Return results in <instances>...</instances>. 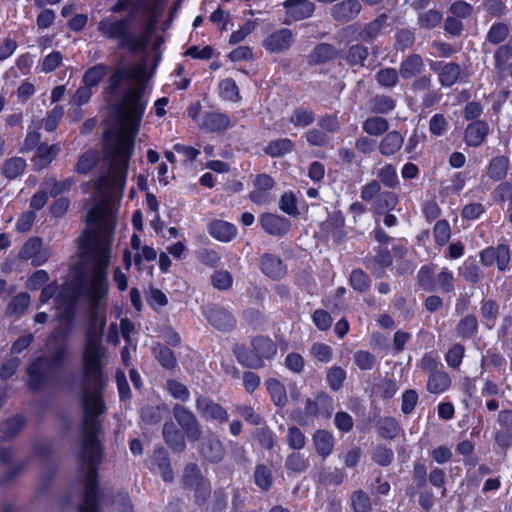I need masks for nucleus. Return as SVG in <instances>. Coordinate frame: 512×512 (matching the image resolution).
<instances>
[{
  "instance_id": "nucleus-19",
  "label": "nucleus",
  "mask_w": 512,
  "mask_h": 512,
  "mask_svg": "<svg viewBox=\"0 0 512 512\" xmlns=\"http://www.w3.org/2000/svg\"><path fill=\"white\" fill-rule=\"evenodd\" d=\"M259 222L263 230L272 236H283L287 234L291 228L289 219L274 213L262 214Z\"/></svg>"
},
{
  "instance_id": "nucleus-53",
  "label": "nucleus",
  "mask_w": 512,
  "mask_h": 512,
  "mask_svg": "<svg viewBox=\"0 0 512 512\" xmlns=\"http://www.w3.org/2000/svg\"><path fill=\"white\" fill-rule=\"evenodd\" d=\"M99 153L95 150H88L83 153L75 166V170L80 174L89 173L98 163Z\"/></svg>"
},
{
  "instance_id": "nucleus-15",
  "label": "nucleus",
  "mask_w": 512,
  "mask_h": 512,
  "mask_svg": "<svg viewBox=\"0 0 512 512\" xmlns=\"http://www.w3.org/2000/svg\"><path fill=\"white\" fill-rule=\"evenodd\" d=\"M334 411L333 398L326 392H319L314 399L305 401V414L309 417L330 418Z\"/></svg>"
},
{
  "instance_id": "nucleus-60",
  "label": "nucleus",
  "mask_w": 512,
  "mask_h": 512,
  "mask_svg": "<svg viewBox=\"0 0 512 512\" xmlns=\"http://www.w3.org/2000/svg\"><path fill=\"white\" fill-rule=\"evenodd\" d=\"M354 512H371L372 505L369 495L363 490L354 491L351 495Z\"/></svg>"
},
{
  "instance_id": "nucleus-51",
  "label": "nucleus",
  "mask_w": 512,
  "mask_h": 512,
  "mask_svg": "<svg viewBox=\"0 0 512 512\" xmlns=\"http://www.w3.org/2000/svg\"><path fill=\"white\" fill-rule=\"evenodd\" d=\"M294 148V143L288 138L274 140L268 143L264 152L271 157H281Z\"/></svg>"
},
{
  "instance_id": "nucleus-8",
  "label": "nucleus",
  "mask_w": 512,
  "mask_h": 512,
  "mask_svg": "<svg viewBox=\"0 0 512 512\" xmlns=\"http://www.w3.org/2000/svg\"><path fill=\"white\" fill-rule=\"evenodd\" d=\"M182 481L185 489L195 491V499L198 504H203L210 495V484L204 479L197 464L190 463L185 466Z\"/></svg>"
},
{
  "instance_id": "nucleus-26",
  "label": "nucleus",
  "mask_w": 512,
  "mask_h": 512,
  "mask_svg": "<svg viewBox=\"0 0 512 512\" xmlns=\"http://www.w3.org/2000/svg\"><path fill=\"white\" fill-rule=\"evenodd\" d=\"M208 232L213 238L221 242H229L236 237L237 228L229 222L214 220L208 224Z\"/></svg>"
},
{
  "instance_id": "nucleus-44",
  "label": "nucleus",
  "mask_w": 512,
  "mask_h": 512,
  "mask_svg": "<svg viewBox=\"0 0 512 512\" xmlns=\"http://www.w3.org/2000/svg\"><path fill=\"white\" fill-rule=\"evenodd\" d=\"M376 427L378 434L382 438L389 440L396 438L401 431L400 424L393 417L381 418L378 420Z\"/></svg>"
},
{
  "instance_id": "nucleus-37",
  "label": "nucleus",
  "mask_w": 512,
  "mask_h": 512,
  "mask_svg": "<svg viewBox=\"0 0 512 512\" xmlns=\"http://www.w3.org/2000/svg\"><path fill=\"white\" fill-rule=\"evenodd\" d=\"M368 56V48L361 43H357L348 48L344 59L350 67H363Z\"/></svg>"
},
{
  "instance_id": "nucleus-1",
  "label": "nucleus",
  "mask_w": 512,
  "mask_h": 512,
  "mask_svg": "<svg viewBox=\"0 0 512 512\" xmlns=\"http://www.w3.org/2000/svg\"><path fill=\"white\" fill-rule=\"evenodd\" d=\"M106 349L102 344H85L83 351V422L81 446L77 453V479L83 487V502L79 512H99L98 466L103 461L99 440L101 423L97 417L104 413L101 396L107 377L103 373Z\"/></svg>"
},
{
  "instance_id": "nucleus-7",
  "label": "nucleus",
  "mask_w": 512,
  "mask_h": 512,
  "mask_svg": "<svg viewBox=\"0 0 512 512\" xmlns=\"http://www.w3.org/2000/svg\"><path fill=\"white\" fill-rule=\"evenodd\" d=\"M80 297V288L76 285L66 284L56 296L58 308L61 310L59 318L67 320L65 324L58 326L51 334L52 339L58 337L67 338L73 329L72 318L76 311V304Z\"/></svg>"
},
{
  "instance_id": "nucleus-20",
  "label": "nucleus",
  "mask_w": 512,
  "mask_h": 512,
  "mask_svg": "<svg viewBox=\"0 0 512 512\" xmlns=\"http://www.w3.org/2000/svg\"><path fill=\"white\" fill-rule=\"evenodd\" d=\"M363 262L376 278H381L385 273L384 269L392 264L393 258L387 248H379L375 256H367Z\"/></svg>"
},
{
  "instance_id": "nucleus-56",
  "label": "nucleus",
  "mask_w": 512,
  "mask_h": 512,
  "mask_svg": "<svg viewBox=\"0 0 512 512\" xmlns=\"http://www.w3.org/2000/svg\"><path fill=\"white\" fill-rule=\"evenodd\" d=\"M379 181L388 188H396L399 184L396 168L392 164H385L377 172Z\"/></svg>"
},
{
  "instance_id": "nucleus-13",
  "label": "nucleus",
  "mask_w": 512,
  "mask_h": 512,
  "mask_svg": "<svg viewBox=\"0 0 512 512\" xmlns=\"http://www.w3.org/2000/svg\"><path fill=\"white\" fill-rule=\"evenodd\" d=\"M362 11V4L359 0H342L330 8L331 18L339 23L346 24L355 20Z\"/></svg>"
},
{
  "instance_id": "nucleus-34",
  "label": "nucleus",
  "mask_w": 512,
  "mask_h": 512,
  "mask_svg": "<svg viewBox=\"0 0 512 512\" xmlns=\"http://www.w3.org/2000/svg\"><path fill=\"white\" fill-rule=\"evenodd\" d=\"M230 118L223 113L209 112L203 117L202 127L211 132H221L230 126Z\"/></svg>"
},
{
  "instance_id": "nucleus-54",
  "label": "nucleus",
  "mask_w": 512,
  "mask_h": 512,
  "mask_svg": "<svg viewBox=\"0 0 512 512\" xmlns=\"http://www.w3.org/2000/svg\"><path fill=\"white\" fill-rule=\"evenodd\" d=\"M418 285L426 292H433L436 290V282L434 276V269L431 266L425 265L420 268L417 274Z\"/></svg>"
},
{
  "instance_id": "nucleus-28",
  "label": "nucleus",
  "mask_w": 512,
  "mask_h": 512,
  "mask_svg": "<svg viewBox=\"0 0 512 512\" xmlns=\"http://www.w3.org/2000/svg\"><path fill=\"white\" fill-rule=\"evenodd\" d=\"M404 137L398 131L388 132L380 141L378 149L383 156L395 155L403 146Z\"/></svg>"
},
{
  "instance_id": "nucleus-48",
  "label": "nucleus",
  "mask_w": 512,
  "mask_h": 512,
  "mask_svg": "<svg viewBox=\"0 0 512 512\" xmlns=\"http://www.w3.org/2000/svg\"><path fill=\"white\" fill-rule=\"evenodd\" d=\"M399 71L392 67L380 69L376 75L375 80L379 86L385 89H392L399 83Z\"/></svg>"
},
{
  "instance_id": "nucleus-43",
  "label": "nucleus",
  "mask_w": 512,
  "mask_h": 512,
  "mask_svg": "<svg viewBox=\"0 0 512 512\" xmlns=\"http://www.w3.org/2000/svg\"><path fill=\"white\" fill-rule=\"evenodd\" d=\"M395 107V100L385 94H377L369 102V109L374 114H388L393 111Z\"/></svg>"
},
{
  "instance_id": "nucleus-62",
  "label": "nucleus",
  "mask_w": 512,
  "mask_h": 512,
  "mask_svg": "<svg viewBox=\"0 0 512 512\" xmlns=\"http://www.w3.org/2000/svg\"><path fill=\"white\" fill-rule=\"evenodd\" d=\"M253 439L257 441L263 448L271 450L276 443V436L273 431L267 426L258 428L253 433Z\"/></svg>"
},
{
  "instance_id": "nucleus-22",
  "label": "nucleus",
  "mask_w": 512,
  "mask_h": 512,
  "mask_svg": "<svg viewBox=\"0 0 512 512\" xmlns=\"http://www.w3.org/2000/svg\"><path fill=\"white\" fill-rule=\"evenodd\" d=\"M489 133V125L482 120H476L465 129V143L470 147L480 146Z\"/></svg>"
},
{
  "instance_id": "nucleus-57",
  "label": "nucleus",
  "mask_w": 512,
  "mask_h": 512,
  "mask_svg": "<svg viewBox=\"0 0 512 512\" xmlns=\"http://www.w3.org/2000/svg\"><path fill=\"white\" fill-rule=\"evenodd\" d=\"M512 58V40H510L508 43L499 46L495 53H494V59H495V68L499 72H503L506 70L507 63Z\"/></svg>"
},
{
  "instance_id": "nucleus-27",
  "label": "nucleus",
  "mask_w": 512,
  "mask_h": 512,
  "mask_svg": "<svg viewBox=\"0 0 512 512\" xmlns=\"http://www.w3.org/2000/svg\"><path fill=\"white\" fill-rule=\"evenodd\" d=\"M424 66V60L421 55L413 53L400 63L398 71L403 79H410L419 75L423 71Z\"/></svg>"
},
{
  "instance_id": "nucleus-6",
  "label": "nucleus",
  "mask_w": 512,
  "mask_h": 512,
  "mask_svg": "<svg viewBox=\"0 0 512 512\" xmlns=\"http://www.w3.org/2000/svg\"><path fill=\"white\" fill-rule=\"evenodd\" d=\"M132 21V14L123 18L106 16L98 22L97 30L103 37L117 40L119 49L136 52L144 43L142 38L131 30Z\"/></svg>"
},
{
  "instance_id": "nucleus-17",
  "label": "nucleus",
  "mask_w": 512,
  "mask_h": 512,
  "mask_svg": "<svg viewBox=\"0 0 512 512\" xmlns=\"http://www.w3.org/2000/svg\"><path fill=\"white\" fill-rule=\"evenodd\" d=\"M200 453L211 463H220L225 458V448L222 441L215 434H208L200 442Z\"/></svg>"
},
{
  "instance_id": "nucleus-50",
  "label": "nucleus",
  "mask_w": 512,
  "mask_h": 512,
  "mask_svg": "<svg viewBox=\"0 0 512 512\" xmlns=\"http://www.w3.org/2000/svg\"><path fill=\"white\" fill-rule=\"evenodd\" d=\"M30 304V295L26 292L17 294L7 306L6 314L8 316L20 317Z\"/></svg>"
},
{
  "instance_id": "nucleus-42",
  "label": "nucleus",
  "mask_w": 512,
  "mask_h": 512,
  "mask_svg": "<svg viewBox=\"0 0 512 512\" xmlns=\"http://www.w3.org/2000/svg\"><path fill=\"white\" fill-rule=\"evenodd\" d=\"M362 130L370 136H381L389 130V122L381 116L368 117L362 123Z\"/></svg>"
},
{
  "instance_id": "nucleus-46",
  "label": "nucleus",
  "mask_w": 512,
  "mask_h": 512,
  "mask_svg": "<svg viewBox=\"0 0 512 512\" xmlns=\"http://www.w3.org/2000/svg\"><path fill=\"white\" fill-rule=\"evenodd\" d=\"M153 353L162 367L172 370L177 366V359L174 352L161 343L153 347Z\"/></svg>"
},
{
  "instance_id": "nucleus-12",
  "label": "nucleus",
  "mask_w": 512,
  "mask_h": 512,
  "mask_svg": "<svg viewBox=\"0 0 512 512\" xmlns=\"http://www.w3.org/2000/svg\"><path fill=\"white\" fill-rule=\"evenodd\" d=\"M480 262L485 267H490L494 263L497 264L499 271L504 272L510 262V249L506 244H499L496 247H487L479 254Z\"/></svg>"
},
{
  "instance_id": "nucleus-32",
  "label": "nucleus",
  "mask_w": 512,
  "mask_h": 512,
  "mask_svg": "<svg viewBox=\"0 0 512 512\" xmlns=\"http://www.w3.org/2000/svg\"><path fill=\"white\" fill-rule=\"evenodd\" d=\"M344 225V217L341 214H334L324 223V229L336 243H342L346 239Z\"/></svg>"
},
{
  "instance_id": "nucleus-35",
  "label": "nucleus",
  "mask_w": 512,
  "mask_h": 512,
  "mask_svg": "<svg viewBox=\"0 0 512 512\" xmlns=\"http://www.w3.org/2000/svg\"><path fill=\"white\" fill-rule=\"evenodd\" d=\"M313 442L316 452L326 458L328 457L334 447V437L327 430H317L313 435Z\"/></svg>"
},
{
  "instance_id": "nucleus-30",
  "label": "nucleus",
  "mask_w": 512,
  "mask_h": 512,
  "mask_svg": "<svg viewBox=\"0 0 512 512\" xmlns=\"http://www.w3.org/2000/svg\"><path fill=\"white\" fill-rule=\"evenodd\" d=\"M153 463L158 467L161 476L165 482H172L174 479L173 470L167 450L164 447H158L153 453Z\"/></svg>"
},
{
  "instance_id": "nucleus-31",
  "label": "nucleus",
  "mask_w": 512,
  "mask_h": 512,
  "mask_svg": "<svg viewBox=\"0 0 512 512\" xmlns=\"http://www.w3.org/2000/svg\"><path fill=\"white\" fill-rule=\"evenodd\" d=\"M338 50L330 43L318 44L309 55V63L318 65L335 59Z\"/></svg>"
},
{
  "instance_id": "nucleus-3",
  "label": "nucleus",
  "mask_w": 512,
  "mask_h": 512,
  "mask_svg": "<svg viewBox=\"0 0 512 512\" xmlns=\"http://www.w3.org/2000/svg\"><path fill=\"white\" fill-rule=\"evenodd\" d=\"M82 250L93 263L88 295L90 302L96 307L108 293L107 267L111 253V237L107 230L90 233L82 243Z\"/></svg>"
},
{
  "instance_id": "nucleus-55",
  "label": "nucleus",
  "mask_w": 512,
  "mask_h": 512,
  "mask_svg": "<svg viewBox=\"0 0 512 512\" xmlns=\"http://www.w3.org/2000/svg\"><path fill=\"white\" fill-rule=\"evenodd\" d=\"M146 6L143 0H116L115 4L110 7L112 13H122L128 9L132 14V20L134 19L137 12L142 11V8Z\"/></svg>"
},
{
  "instance_id": "nucleus-2",
  "label": "nucleus",
  "mask_w": 512,
  "mask_h": 512,
  "mask_svg": "<svg viewBox=\"0 0 512 512\" xmlns=\"http://www.w3.org/2000/svg\"><path fill=\"white\" fill-rule=\"evenodd\" d=\"M143 72L144 68L141 66L115 67L106 82L105 92L111 96L118 94L126 83L139 81ZM145 108L142 83L138 82L122 93L118 106L120 126L113 142L106 147V155L110 160L109 171L94 182L98 194L103 195L110 190L123 188Z\"/></svg>"
},
{
  "instance_id": "nucleus-25",
  "label": "nucleus",
  "mask_w": 512,
  "mask_h": 512,
  "mask_svg": "<svg viewBox=\"0 0 512 512\" xmlns=\"http://www.w3.org/2000/svg\"><path fill=\"white\" fill-rule=\"evenodd\" d=\"M284 7L287 15L294 20L308 18L315 10V5L310 0H287L284 2Z\"/></svg>"
},
{
  "instance_id": "nucleus-24",
  "label": "nucleus",
  "mask_w": 512,
  "mask_h": 512,
  "mask_svg": "<svg viewBox=\"0 0 512 512\" xmlns=\"http://www.w3.org/2000/svg\"><path fill=\"white\" fill-rule=\"evenodd\" d=\"M262 272L272 279H281L286 274V267L280 257L266 253L261 258Z\"/></svg>"
},
{
  "instance_id": "nucleus-9",
  "label": "nucleus",
  "mask_w": 512,
  "mask_h": 512,
  "mask_svg": "<svg viewBox=\"0 0 512 512\" xmlns=\"http://www.w3.org/2000/svg\"><path fill=\"white\" fill-rule=\"evenodd\" d=\"M196 409L200 417L206 422L224 425L229 421L228 411L207 396L201 395L197 397Z\"/></svg>"
},
{
  "instance_id": "nucleus-18",
  "label": "nucleus",
  "mask_w": 512,
  "mask_h": 512,
  "mask_svg": "<svg viewBox=\"0 0 512 512\" xmlns=\"http://www.w3.org/2000/svg\"><path fill=\"white\" fill-rule=\"evenodd\" d=\"M294 41L293 33L290 29L282 28L263 41V47L270 53H282L290 48Z\"/></svg>"
},
{
  "instance_id": "nucleus-14",
  "label": "nucleus",
  "mask_w": 512,
  "mask_h": 512,
  "mask_svg": "<svg viewBox=\"0 0 512 512\" xmlns=\"http://www.w3.org/2000/svg\"><path fill=\"white\" fill-rule=\"evenodd\" d=\"M208 323L219 331L230 332L236 327V318L222 306H212L204 311Z\"/></svg>"
},
{
  "instance_id": "nucleus-47",
  "label": "nucleus",
  "mask_w": 512,
  "mask_h": 512,
  "mask_svg": "<svg viewBox=\"0 0 512 512\" xmlns=\"http://www.w3.org/2000/svg\"><path fill=\"white\" fill-rule=\"evenodd\" d=\"M478 330V320L476 316L468 314L463 317L456 326L458 337L463 340L470 339Z\"/></svg>"
},
{
  "instance_id": "nucleus-10",
  "label": "nucleus",
  "mask_w": 512,
  "mask_h": 512,
  "mask_svg": "<svg viewBox=\"0 0 512 512\" xmlns=\"http://www.w3.org/2000/svg\"><path fill=\"white\" fill-rule=\"evenodd\" d=\"M172 412L176 422L183 429L187 439L190 442L198 441L201 437L202 431L200 422L194 413L181 404H175Z\"/></svg>"
},
{
  "instance_id": "nucleus-38",
  "label": "nucleus",
  "mask_w": 512,
  "mask_h": 512,
  "mask_svg": "<svg viewBox=\"0 0 512 512\" xmlns=\"http://www.w3.org/2000/svg\"><path fill=\"white\" fill-rule=\"evenodd\" d=\"M267 391L270 394L272 402L278 407H284L287 402V393L284 385L275 378H269L265 382Z\"/></svg>"
},
{
  "instance_id": "nucleus-4",
  "label": "nucleus",
  "mask_w": 512,
  "mask_h": 512,
  "mask_svg": "<svg viewBox=\"0 0 512 512\" xmlns=\"http://www.w3.org/2000/svg\"><path fill=\"white\" fill-rule=\"evenodd\" d=\"M65 356L66 348L59 346L50 355L35 359L27 368L28 387L36 392L45 384L58 382Z\"/></svg>"
},
{
  "instance_id": "nucleus-64",
  "label": "nucleus",
  "mask_w": 512,
  "mask_h": 512,
  "mask_svg": "<svg viewBox=\"0 0 512 512\" xmlns=\"http://www.w3.org/2000/svg\"><path fill=\"white\" fill-rule=\"evenodd\" d=\"M349 281L353 289L360 293L366 292L370 287L369 276L362 269H354Z\"/></svg>"
},
{
  "instance_id": "nucleus-11",
  "label": "nucleus",
  "mask_w": 512,
  "mask_h": 512,
  "mask_svg": "<svg viewBox=\"0 0 512 512\" xmlns=\"http://www.w3.org/2000/svg\"><path fill=\"white\" fill-rule=\"evenodd\" d=\"M19 258L22 260H31L34 267L43 265L50 258L48 248H43V240L39 237L29 238L19 251Z\"/></svg>"
},
{
  "instance_id": "nucleus-41",
  "label": "nucleus",
  "mask_w": 512,
  "mask_h": 512,
  "mask_svg": "<svg viewBox=\"0 0 512 512\" xmlns=\"http://www.w3.org/2000/svg\"><path fill=\"white\" fill-rule=\"evenodd\" d=\"M25 168L26 161L22 157H11L3 162L1 173L6 179L13 180L23 174Z\"/></svg>"
},
{
  "instance_id": "nucleus-21",
  "label": "nucleus",
  "mask_w": 512,
  "mask_h": 512,
  "mask_svg": "<svg viewBox=\"0 0 512 512\" xmlns=\"http://www.w3.org/2000/svg\"><path fill=\"white\" fill-rule=\"evenodd\" d=\"M184 431L179 430L173 421H166L163 425L162 435L165 443L174 452L181 453L186 448Z\"/></svg>"
},
{
  "instance_id": "nucleus-29",
  "label": "nucleus",
  "mask_w": 512,
  "mask_h": 512,
  "mask_svg": "<svg viewBox=\"0 0 512 512\" xmlns=\"http://www.w3.org/2000/svg\"><path fill=\"white\" fill-rule=\"evenodd\" d=\"M510 160L505 155L493 157L487 166V176L495 181H502L508 172Z\"/></svg>"
},
{
  "instance_id": "nucleus-16",
  "label": "nucleus",
  "mask_w": 512,
  "mask_h": 512,
  "mask_svg": "<svg viewBox=\"0 0 512 512\" xmlns=\"http://www.w3.org/2000/svg\"><path fill=\"white\" fill-rule=\"evenodd\" d=\"M429 66L437 74L442 87H451L456 84L462 72L460 65L455 62L432 61Z\"/></svg>"
},
{
  "instance_id": "nucleus-33",
  "label": "nucleus",
  "mask_w": 512,
  "mask_h": 512,
  "mask_svg": "<svg viewBox=\"0 0 512 512\" xmlns=\"http://www.w3.org/2000/svg\"><path fill=\"white\" fill-rule=\"evenodd\" d=\"M60 152V147L58 145H47L45 143L39 144L37 148V154L34 159V166L36 169L41 170L47 167L53 159Z\"/></svg>"
},
{
  "instance_id": "nucleus-59",
  "label": "nucleus",
  "mask_w": 512,
  "mask_h": 512,
  "mask_svg": "<svg viewBox=\"0 0 512 512\" xmlns=\"http://www.w3.org/2000/svg\"><path fill=\"white\" fill-rule=\"evenodd\" d=\"M314 121V112L304 107L296 108L290 117V122L296 127H306L311 125Z\"/></svg>"
},
{
  "instance_id": "nucleus-45",
  "label": "nucleus",
  "mask_w": 512,
  "mask_h": 512,
  "mask_svg": "<svg viewBox=\"0 0 512 512\" xmlns=\"http://www.w3.org/2000/svg\"><path fill=\"white\" fill-rule=\"evenodd\" d=\"M108 71L109 67L106 64H96L90 67L88 70H86V72L83 75L82 82L90 88L96 87L97 85H99L101 80L106 76Z\"/></svg>"
},
{
  "instance_id": "nucleus-5",
  "label": "nucleus",
  "mask_w": 512,
  "mask_h": 512,
  "mask_svg": "<svg viewBox=\"0 0 512 512\" xmlns=\"http://www.w3.org/2000/svg\"><path fill=\"white\" fill-rule=\"evenodd\" d=\"M233 355L239 364L248 369H261L265 361H270L277 355V344L267 336L252 337L250 348L245 344L236 343L233 346Z\"/></svg>"
},
{
  "instance_id": "nucleus-61",
  "label": "nucleus",
  "mask_w": 512,
  "mask_h": 512,
  "mask_svg": "<svg viewBox=\"0 0 512 512\" xmlns=\"http://www.w3.org/2000/svg\"><path fill=\"white\" fill-rule=\"evenodd\" d=\"M355 365L360 370H371L377 364V358L374 354L366 350H358L353 354Z\"/></svg>"
},
{
  "instance_id": "nucleus-63",
  "label": "nucleus",
  "mask_w": 512,
  "mask_h": 512,
  "mask_svg": "<svg viewBox=\"0 0 512 512\" xmlns=\"http://www.w3.org/2000/svg\"><path fill=\"white\" fill-rule=\"evenodd\" d=\"M235 412L251 425L259 426L263 422L262 416L250 405L237 404L235 405Z\"/></svg>"
},
{
  "instance_id": "nucleus-39",
  "label": "nucleus",
  "mask_w": 512,
  "mask_h": 512,
  "mask_svg": "<svg viewBox=\"0 0 512 512\" xmlns=\"http://www.w3.org/2000/svg\"><path fill=\"white\" fill-rule=\"evenodd\" d=\"M388 16L385 13L377 16L373 21L365 25L360 33V37L364 42H371L378 37L386 25Z\"/></svg>"
},
{
  "instance_id": "nucleus-40",
  "label": "nucleus",
  "mask_w": 512,
  "mask_h": 512,
  "mask_svg": "<svg viewBox=\"0 0 512 512\" xmlns=\"http://www.w3.org/2000/svg\"><path fill=\"white\" fill-rule=\"evenodd\" d=\"M254 483L262 491H270L273 485V473L270 467L260 463L257 464L254 470Z\"/></svg>"
},
{
  "instance_id": "nucleus-52",
  "label": "nucleus",
  "mask_w": 512,
  "mask_h": 512,
  "mask_svg": "<svg viewBox=\"0 0 512 512\" xmlns=\"http://www.w3.org/2000/svg\"><path fill=\"white\" fill-rule=\"evenodd\" d=\"M26 419L22 415H16L6 420L1 426V432L5 439L14 438L25 426Z\"/></svg>"
},
{
  "instance_id": "nucleus-36",
  "label": "nucleus",
  "mask_w": 512,
  "mask_h": 512,
  "mask_svg": "<svg viewBox=\"0 0 512 512\" xmlns=\"http://www.w3.org/2000/svg\"><path fill=\"white\" fill-rule=\"evenodd\" d=\"M451 385L449 375L441 370L432 372L427 380V390L432 394H440L446 391Z\"/></svg>"
},
{
  "instance_id": "nucleus-58",
  "label": "nucleus",
  "mask_w": 512,
  "mask_h": 512,
  "mask_svg": "<svg viewBox=\"0 0 512 512\" xmlns=\"http://www.w3.org/2000/svg\"><path fill=\"white\" fill-rule=\"evenodd\" d=\"M509 36V27L506 23L497 22L494 23L488 33H487V41L493 45H498L504 42Z\"/></svg>"
},
{
  "instance_id": "nucleus-49",
  "label": "nucleus",
  "mask_w": 512,
  "mask_h": 512,
  "mask_svg": "<svg viewBox=\"0 0 512 512\" xmlns=\"http://www.w3.org/2000/svg\"><path fill=\"white\" fill-rule=\"evenodd\" d=\"M310 466L308 458L300 452L290 453L285 460V468L294 474L305 472Z\"/></svg>"
},
{
  "instance_id": "nucleus-23",
  "label": "nucleus",
  "mask_w": 512,
  "mask_h": 512,
  "mask_svg": "<svg viewBox=\"0 0 512 512\" xmlns=\"http://www.w3.org/2000/svg\"><path fill=\"white\" fill-rule=\"evenodd\" d=\"M106 319L93 311L85 332V344H102Z\"/></svg>"
}]
</instances>
